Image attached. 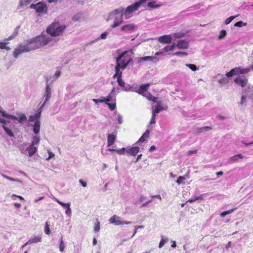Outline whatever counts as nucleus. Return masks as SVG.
<instances>
[{
    "label": "nucleus",
    "mask_w": 253,
    "mask_h": 253,
    "mask_svg": "<svg viewBox=\"0 0 253 253\" xmlns=\"http://www.w3.org/2000/svg\"><path fill=\"white\" fill-rule=\"evenodd\" d=\"M50 41L51 38L43 34L27 40L25 41L26 44H20L15 48L13 52V56L17 58L20 54L39 49L48 44Z\"/></svg>",
    "instance_id": "nucleus-1"
},
{
    "label": "nucleus",
    "mask_w": 253,
    "mask_h": 253,
    "mask_svg": "<svg viewBox=\"0 0 253 253\" xmlns=\"http://www.w3.org/2000/svg\"><path fill=\"white\" fill-rule=\"evenodd\" d=\"M2 176L4 177V178H6V179L11 181H16L20 183H22V181L19 179H14L13 178H12L11 177L8 176L5 174H2Z\"/></svg>",
    "instance_id": "nucleus-33"
},
{
    "label": "nucleus",
    "mask_w": 253,
    "mask_h": 253,
    "mask_svg": "<svg viewBox=\"0 0 253 253\" xmlns=\"http://www.w3.org/2000/svg\"><path fill=\"white\" fill-rule=\"evenodd\" d=\"M226 35V31L225 30H222L220 31V34L218 36V39L219 40H221L223 39Z\"/></svg>",
    "instance_id": "nucleus-48"
},
{
    "label": "nucleus",
    "mask_w": 253,
    "mask_h": 253,
    "mask_svg": "<svg viewBox=\"0 0 253 253\" xmlns=\"http://www.w3.org/2000/svg\"><path fill=\"white\" fill-rule=\"evenodd\" d=\"M36 120H38L37 119V118L35 117L34 115H31L30 116L29 118V121L30 122H34V121H36Z\"/></svg>",
    "instance_id": "nucleus-62"
},
{
    "label": "nucleus",
    "mask_w": 253,
    "mask_h": 253,
    "mask_svg": "<svg viewBox=\"0 0 253 253\" xmlns=\"http://www.w3.org/2000/svg\"><path fill=\"white\" fill-rule=\"evenodd\" d=\"M237 75L235 68L232 69L229 72H227L226 74V76L227 77H231L233 76V75Z\"/></svg>",
    "instance_id": "nucleus-38"
},
{
    "label": "nucleus",
    "mask_w": 253,
    "mask_h": 253,
    "mask_svg": "<svg viewBox=\"0 0 253 253\" xmlns=\"http://www.w3.org/2000/svg\"><path fill=\"white\" fill-rule=\"evenodd\" d=\"M8 42L4 41V42H0V49H4L5 46L6 44H7Z\"/></svg>",
    "instance_id": "nucleus-58"
},
{
    "label": "nucleus",
    "mask_w": 253,
    "mask_h": 253,
    "mask_svg": "<svg viewBox=\"0 0 253 253\" xmlns=\"http://www.w3.org/2000/svg\"><path fill=\"white\" fill-rule=\"evenodd\" d=\"M218 82L220 83V84H226L227 83H228V80L227 78H223L221 79H220L219 81H218Z\"/></svg>",
    "instance_id": "nucleus-54"
},
{
    "label": "nucleus",
    "mask_w": 253,
    "mask_h": 253,
    "mask_svg": "<svg viewBox=\"0 0 253 253\" xmlns=\"http://www.w3.org/2000/svg\"><path fill=\"white\" fill-rule=\"evenodd\" d=\"M126 151V149L125 148H123L120 149H117L116 152L118 154L122 155V154H124L125 152Z\"/></svg>",
    "instance_id": "nucleus-53"
},
{
    "label": "nucleus",
    "mask_w": 253,
    "mask_h": 253,
    "mask_svg": "<svg viewBox=\"0 0 253 253\" xmlns=\"http://www.w3.org/2000/svg\"><path fill=\"white\" fill-rule=\"evenodd\" d=\"M109 222L110 223L114 224L116 225H121L123 224H131V221H123L121 220V218L120 217L116 215H114L112 217H111L109 220Z\"/></svg>",
    "instance_id": "nucleus-7"
},
{
    "label": "nucleus",
    "mask_w": 253,
    "mask_h": 253,
    "mask_svg": "<svg viewBox=\"0 0 253 253\" xmlns=\"http://www.w3.org/2000/svg\"><path fill=\"white\" fill-rule=\"evenodd\" d=\"M164 109L163 107L161 105V102L160 101L157 102V105L155 106V109L152 111V114H158Z\"/></svg>",
    "instance_id": "nucleus-25"
},
{
    "label": "nucleus",
    "mask_w": 253,
    "mask_h": 253,
    "mask_svg": "<svg viewBox=\"0 0 253 253\" xmlns=\"http://www.w3.org/2000/svg\"><path fill=\"white\" fill-rule=\"evenodd\" d=\"M136 26L133 24H129L125 25L121 27L122 31H125L126 33H131L133 32Z\"/></svg>",
    "instance_id": "nucleus-12"
},
{
    "label": "nucleus",
    "mask_w": 253,
    "mask_h": 253,
    "mask_svg": "<svg viewBox=\"0 0 253 253\" xmlns=\"http://www.w3.org/2000/svg\"><path fill=\"white\" fill-rule=\"evenodd\" d=\"M37 147L36 146L30 145L26 151H28L29 156L31 157L34 155L37 151Z\"/></svg>",
    "instance_id": "nucleus-21"
},
{
    "label": "nucleus",
    "mask_w": 253,
    "mask_h": 253,
    "mask_svg": "<svg viewBox=\"0 0 253 253\" xmlns=\"http://www.w3.org/2000/svg\"><path fill=\"white\" fill-rule=\"evenodd\" d=\"M100 230V222L96 220V222L94 224V231L95 232H98Z\"/></svg>",
    "instance_id": "nucleus-45"
},
{
    "label": "nucleus",
    "mask_w": 253,
    "mask_h": 253,
    "mask_svg": "<svg viewBox=\"0 0 253 253\" xmlns=\"http://www.w3.org/2000/svg\"><path fill=\"white\" fill-rule=\"evenodd\" d=\"M17 119V120H12V121H18V123L20 124H23L24 122L27 120V117L24 114H19L18 115V117L15 116Z\"/></svg>",
    "instance_id": "nucleus-23"
},
{
    "label": "nucleus",
    "mask_w": 253,
    "mask_h": 253,
    "mask_svg": "<svg viewBox=\"0 0 253 253\" xmlns=\"http://www.w3.org/2000/svg\"><path fill=\"white\" fill-rule=\"evenodd\" d=\"M52 85L50 84H47L45 86L44 92L43 94V98L44 100L42 104L45 105L51 97Z\"/></svg>",
    "instance_id": "nucleus-6"
},
{
    "label": "nucleus",
    "mask_w": 253,
    "mask_h": 253,
    "mask_svg": "<svg viewBox=\"0 0 253 253\" xmlns=\"http://www.w3.org/2000/svg\"><path fill=\"white\" fill-rule=\"evenodd\" d=\"M40 141V137L37 135H36L33 137V140H32V143L31 145H34V146L37 145L39 144Z\"/></svg>",
    "instance_id": "nucleus-32"
},
{
    "label": "nucleus",
    "mask_w": 253,
    "mask_h": 253,
    "mask_svg": "<svg viewBox=\"0 0 253 253\" xmlns=\"http://www.w3.org/2000/svg\"><path fill=\"white\" fill-rule=\"evenodd\" d=\"M160 6V4H157L155 1L149 2L147 5V7H148L150 10L152 9L159 8Z\"/></svg>",
    "instance_id": "nucleus-27"
},
{
    "label": "nucleus",
    "mask_w": 253,
    "mask_h": 253,
    "mask_svg": "<svg viewBox=\"0 0 253 253\" xmlns=\"http://www.w3.org/2000/svg\"><path fill=\"white\" fill-rule=\"evenodd\" d=\"M55 200L56 202H57L61 206H66L67 207V209H66L65 213L69 217H70L71 216V213H72L71 209L70 208V204L69 203H64L59 201L57 198H55Z\"/></svg>",
    "instance_id": "nucleus-11"
},
{
    "label": "nucleus",
    "mask_w": 253,
    "mask_h": 253,
    "mask_svg": "<svg viewBox=\"0 0 253 253\" xmlns=\"http://www.w3.org/2000/svg\"><path fill=\"white\" fill-rule=\"evenodd\" d=\"M122 72H115V74L113 76L114 78H117V82L119 85L122 87H124L125 83L122 78Z\"/></svg>",
    "instance_id": "nucleus-14"
},
{
    "label": "nucleus",
    "mask_w": 253,
    "mask_h": 253,
    "mask_svg": "<svg viewBox=\"0 0 253 253\" xmlns=\"http://www.w3.org/2000/svg\"><path fill=\"white\" fill-rule=\"evenodd\" d=\"M236 73L237 75L238 74H247L250 72L251 71H253V67L251 66L246 68H242L241 67H236L235 68Z\"/></svg>",
    "instance_id": "nucleus-15"
},
{
    "label": "nucleus",
    "mask_w": 253,
    "mask_h": 253,
    "mask_svg": "<svg viewBox=\"0 0 253 253\" xmlns=\"http://www.w3.org/2000/svg\"><path fill=\"white\" fill-rule=\"evenodd\" d=\"M118 121L119 124H122L123 123V117L120 114L118 115Z\"/></svg>",
    "instance_id": "nucleus-63"
},
{
    "label": "nucleus",
    "mask_w": 253,
    "mask_h": 253,
    "mask_svg": "<svg viewBox=\"0 0 253 253\" xmlns=\"http://www.w3.org/2000/svg\"><path fill=\"white\" fill-rule=\"evenodd\" d=\"M55 79L54 78L53 76H47L46 77V85L47 84H51L50 82H52L53 81H54Z\"/></svg>",
    "instance_id": "nucleus-43"
},
{
    "label": "nucleus",
    "mask_w": 253,
    "mask_h": 253,
    "mask_svg": "<svg viewBox=\"0 0 253 253\" xmlns=\"http://www.w3.org/2000/svg\"><path fill=\"white\" fill-rule=\"evenodd\" d=\"M156 114H152V118L150 122V124H153L155 123Z\"/></svg>",
    "instance_id": "nucleus-60"
},
{
    "label": "nucleus",
    "mask_w": 253,
    "mask_h": 253,
    "mask_svg": "<svg viewBox=\"0 0 253 253\" xmlns=\"http://www.w3.org/2000/svg\"><path fill=\"white\" fill-rule=\"evenodd\" d=\"M105 99L106 101V104L108 103L109 102H114L116 100V96L115 95H113L110 93L105 97Z\"/></svg>",
    "instance_id": "nucleus-30"
},
{
    "label": "nucleus",
    "mask_w": 253,
    "mask_h": 253,
    "mask_svg": "<svg viewBox=\"0 0 253 253\" xmlns=\"http://www.w3.org/2000/svg\"><path fill=\"white\" fill-rule=\"evenodd\" d=\"M149 84H146L141 85L137 91V92L139 94L143 95L145 93H147L146 91L147 90L148 87L149 86Z\"/></svg>",
    "instance_id": "nucleus-17"
},
{
    "label": "nucleus",
    "mask_w": 253,
    "mask_h": 253,
    "mask_svg": "<svg viewBox=\"0 0 253 253\" xmlns=\"http://www.w3.org/2000/svg\"><path fill=\"white\" fill-rule=\"evenodd\" d=\"M163 50H164L166 52H168V51H172L173 50L172 49V46H171L170 45L169 46V45H167L163 49Z\"/></svg>",
    "instance_id": "nucleus-55"
},
{
    "label": "nucleus",
    "mask_w": 253,
    "mask_h": 253,
    "mask_svg": "<svg viewBox=\"0 0 253 253\" xmlns=\"http://www.w3.org/2000/svg\"><path fill=\"white\" fill-rule=\"evenodd\" d=\"M139 150V148L138 146H135L126 150V152L131 155L135 156Z\"/></svg>",
    "instance_id": "nucleus-22"
},
{
    "label": "nucleus",
    "mask_w": 253,
    "mask_h": 253,
    "mask_svg": "<svg viewBox=\"0 0 253 253\" xmlns=\"http://www.w3.org/2000/svg\"><path fill=\"white\" fill-rule=\"evenodd\" d=\"M172 55H176L180 56H186L188 55V53L186 52L178 51L172 54Z\"/></svg>",
    "instance_id": "nucleus-44"
},
{
    "label": "nucleus",
    "mask_w": 253,
    "mask_h": 253,
    "mask_svg": "<svg viewBox=\"0 0 253 253\" xmlns=\"http://www.w3.org/2000/svg\"><path fill=\"white\" fill-rule=\"evenodd\" d=\"M244 93L247 94L248 97L253 99V86L249 84L247 89L245 90Z\"/></svg>",
    "instance_id": "nucleus-18"
},
{
    "label": "nucleus",
    "mask_w": 253,
    "mask_h": 253,
    "mask_svg": "<svg viewBox=\"0 0 253 253\" xmlns=\"http://www.w3.org/2000/svg\"><path fill=\"white\" fill-rule=\"evenodd\" d=\"M171 36L170 35H165L159 37L158 41L160 43L166 44L169 43L172 41Z\"/></svg>",
    "instance_id": "nucleus-10"
},
{
    "label": "nucleus",
    "mask_w": 253,
    "mask_h": 253,
    "mask_svg": "<svg viewBox=\"0 0 253 253\" xmlns=\"http://www.w3.org/2000/svg\"><path fill=\"white\" fill-rule=\"evenodd\" d=\"M79 182L84 187H85L87 186L86 182L81 179L79 180Z\"/></svg>",
    "instance_id": "nucleus-64"
},
{
    "label": "nucleus",
    "mask_w": 253,
    "mask_h": 253,
    "mask_svg": "<svg viewBox=\"0 0 253 253\" xmlns=\"http://www.w3.org/2000/svg\"><path fill=\"white\" fill-rule=\"evenodd\" d=\"M189 42L187 41L184 40H179L176 43V47L179 49H187L189 47Z\"/></svg>",
    "instance_id": "nucleus-9"
},
{
    "label": "nucleus",
    "mask_w": 253,
    "mask_h": 253,
    "mask_svg": "<svg viewBox=\"0 0 253 253\" xmlns=\"http://www.w3.org/2000/svg\"><path fill=\"white\" fill-rule=\"evenodd\" d=\"M44 232L47 235H49L50 234V230L49 227V225L47 222H46L45 227H44Z\"/></svg>",
    "instance_id": "nucleus-46"
},
{
    "label": "nucleus",
    "mask_w": 253,
    "mask_h": 253,
    "mask_svg": "<svg viewBox=\"0 0 253 253\" xmlns=\"http://www.w3.org/2000/svg\"><path fill=\"white\" fill-rule=\"evenodd\" d=\"M110 109V110L113 111L115 110L116 108V103H107V104Z\"/></svg>",
    "instance_id": "nucleus-52"
},
{
    "label": "nucleus",
    "mask_w": 253,
    "mask_h": 253,
    "mask_svg": "<svg viewBox=\"0 0 253 253\" xmlns=\"http://www.w3.org/2000/svg\"><path fill=\"white\" fill-rule=\"evenodd\" d=\"M235 83L242 87H245L248 84V79L244 76H239L234 80Z\"/></svg>",
    "instance_id": "nucleus-8"
},
{
    "label": "nucleus",
    "mask_w": 253,
    "mask_h": 253,
    "mask_svg": "<svg viewBox=\"0 0 253 253\" xmlns=\"http://www.w3.org/2000/svg\"><path fill=\"white\" fill-rule=\"evenodd\" d=\"M149 130L147 129L136 143H138L145 141L149 137Z\"/></svg>",
    "instance_id": "nucleus-24"
},
{
    "label": "nucleus",
    "mask_w": 253,
    "mask_h": 253,
    "mask_svg": "<svg viewBox=\"0 0 253 253\" xmlns=\"http://www.w3.org/2000/svg\"><path fill=\"white\" fill-rule=\"evenodd\" d=\"M186 66L189 68L192 71H196L198 70L196 65L192 64H186Z\"/></svg>",
    "instance_id": "nucleus-39"
},
{
    "label": "nucleus",
    "mask_w": 253,
    "mask_h": 253,
    "mask_svg": "<svg viewBox=\"0 0 253 253\" xmlns=\"http://www.w3.org/2000/svg\"><path fill=\"white\" fill-rule=\"evenodd\" d=\"M44 106L45 105L42 104L36 113L34 115L35 117L37 118V120H38V119L41 117L42 109Z\"/></svg>",
    "instance_id": "nucleus-34"
},
{
    "label": "nucleus",
    "mask_w": 253,
    "mask_h": 253,
    "mask_svg": "<svg viewBox=\"0 0 253 253\" xmlns=\"http://www.w3.org/2000/svg\"><path fill=\"white\" fill-rule=\"evenodd\" d=\"M185 35V34L184 33L182 32H179V33H173L172 34V36L175 38V39H178L182 37H183Z\"/></svg>",
    "instance_id": "nucleus-40"
},
{
    "label": "nucleus",
    "mask_w": 253,
    "mask_h": 253,
    "mask_svg": "<svg viewBox=\"0 0 253 253\" xmlns=\"http://www.w3.org/2000/svg\"><path fill=\"white\" fill-rule=\"evenodd\" d=\"M185 179V178L184 176H179L176 180V183L179 185L181 184H185L184 182H182V181L184 180Z\"/></svg>",
    "instance_id": "nucleus-49"
},
{
    "label": "nucleus",
    "mask_w": 253,
    "mask_h": 253,
    "mask_svg": "<svg viewBox=\"0 0 253 253\" xmlns=\"http://www.w3.org/2000/svg\"><path fill=\"white\" fill-rule=\"evenodd\" d=\"M61 75V72L59 71H56V72L55 73L53 77L54 78H55V79H57Z\"/></svg>",
    "instance_id": "nucleus-61"
},
{
    "label": "nucleus",
    "mask_w": 253,
    "mask_h": 253,
    "mask_svg": "<svg viewBox=\"0 0 253 253\" xmlns=\"http://www.w3.org/2000/svg\"><path fill=\"white\" fill-rule=\"evenodd\" d=\"M30 8L35 9L39 15H41L43 14H46L48 12L47 5L43 1H40L35 4H31Z\"/></svg>",
    "instance_id": "nucleus-5"
},
{
    "label": "nucleus",
    "mask_w": 253,
    "mask_h": 253,
    "mask_svg": "<svg viewBox=\"0 0 253 253\" xmlns=\"http://www.w3.org/2000/svg\"><path fill=\"white\" fill-rule=\"evenodd\" d=\"M108 34L109 32H105L100 35V38L103 40L106 39Z\"/></svg>",
    "instance_id": "nucleus-59"
},
{
    "label": "nucleus",
    "mask_w": 253,
    "mask_h": 253,
    "mask_svg": "<svg viewBox=\"0 0 253 253\" xmlns=\"http://www.w3.org/2000/svg\"><path fill=\"white\" fill-rule=\"evenodd\" d=\"M128 51H125L120 54L116 58V65L115 72H122L121 69L124 70L131 60V58L128 55Z\"/></svg>",
    "instance_id": "nucleus-2"
},
{
    "label": "nucleus",
    "mask_w": 253,
    "mask_h": 253,
    "mask_svg": "<svg viewBox=\"0 0 253 253\" xmlns=\"http://www.w3.org/2000/svg\"><path fill=\"white\" fill-rule=\"evenodd\" d=\"M159 60L158 58L155 56H147L143 57H140L138 60V62L142 61H152L154 63H156Z\"/></svg>",
    "instance_id": "nucleus-13"
},
{
    "label": "nucleus",
    "mask_w": 253,
    "mask_h": 253,
    "mask_svg": "<svg viewBox=\"0 0 253 253\" xmlns=\"http://www.w3.org/2000/svg\"><path fill=\"white\" fill-rule=\"evenodd\" d=\"M33 131L36 134H37L39 133L41 127V122L39 120H36L33 126Z\"/></svg>",
    "instance_id": "nucleus-19"
},
{
    "label": "nucleus",
    "mask_w": 253,
    "mask_h": 253,
    "mask_svg": "<svg viewBox=\"0 0 253 253\" xmlns=\"http://www.w3.org/2000/svg\"><path fill=\"white\" fill-rule=\"evenodd\" d=\"M247 96H248L247 95V94L242 95L241 102H240V104L241 105L244 104L246 102V98H247Z\"/></svg>",
    "instance_id": "nucleus-56"
},
{
    "label": "nucleus",
    "mask_w": 253,
    "mask_h": 253,
    "mask_svg": "<svg viewBox=\"0 0 253 253\" xmlns=\"http://www.w3.org/2000/svg\"><path fill=\"white\" fill-rule=\"evenodd\" d=\"M119 88H118L117 90L115 89V88H113L112 90H111V92H110L111 94H112L113 95H115L116 96V95L119 93Z\"/></svg>",
    "instance_id": "nucleus-57"
},
{
    "label": "nucleus",
    "mask_w": 253,
    "mask_h": 253,
    "mask_svg": "<svg viewBox=\"0 0 253 253\" xmlns=\"http://www.w3.org/2000/svg\"><path fill=\"white\" fill-rule=\"evenodd\" d=\"M211 129V128L210 126H204L200 128H196L194 131V133L198 134L204 131H208Z\"/></svg>",
    "instance_id": "nucleus-28"
},
{
    "label": "nucleus",
    "mask_w": 253,
    "mask_h": 253,
    "mask_svg": "<svg viewBox=\"0 0 253 253\" xmlns=\"http://www.w3.org/2000/svg\"><path fill=\"white\" fill-rule=\"evenodd\" d=\"M247 24V23H244L243 21H240L236 22L234 24V26L238 27H242L243 26H246Z\"/></svg>",
    "instance_id": "nucleus-47"
},
{
    "label": "nucleus",
    "mask_w": 253,
    "mask_h": 253,
    "mask_svg": "<svg viewBox=\"0 0 253 253\" xmlns=\"http://www.w3.org/2000/svg\"><path fill=\"white\" fill-rule=\"evenodd\" d=\"M65 249V246L64 242L62 240V237H61V241H60V244L59 245V250L61 252H63Z\"/></svg>",
    "instance_id": "nucleus-50"
},
{
    "label": "nucleus",
    "mask_w": 253,
    "mask_h": 253,
    "mask_svg": "<svg viewBox=\"0 0 253 253\" xmlns=\"http://www.w3.org/2000/svg\"><path fill=\"white\" fill-rule=\"evenodd\" d=\"M122 12L123 10L119 8L109 13L107 21L114 19V23L111 25L112 28H116L123 22V16L124 15Z\"/></svg>",
    "instance_id": "nucleus-4"
},
{
    "label": "nucleus",
    "mask_w": 253,
    "mask_h": 253,
    "mask_svg": "<svg viewBox=\"0 0 253 253\" xmlns=\"http://www.w3.org/2000/svg\"><path fill=\"white\" fill-rule=\"evenodd\" d=\"M236 209V208H234L228 211H224L223 212L220 213V216L223 217L227 214H230L233 212Z\"/></svg>",
    "instance_id": "nucleus-35"
},
{
    "label": "nucleus",
    "mask_w": 253,
    "mask_h": 253,
    "mask_svg": "<svg viewBox=\"0 0 253 253\" xmlns=\"http://www.w3.org/2000/svg\"><path fill=\"white\" fill-rule=\"evenodd\" d=\"M0 115H1L4 118H6L10 120H17V118L15 116L13 115H10L6 113L5 111L2 110V108L0 106Z\"/></svg>",
    "instance_id": "nucleus-16"
},
{
    "label": "nucleus",
    "mask_w": 253,
    "mask_h": 253,
    "mask_svg": "<svg viewBox=\"0 0 253 253\" xmlns=\"http://www.w3.org/2000/svg\"><path fill=\"white\" fill-rule=\"evenodd\" d=\"M197 200H202V196H200L198 197H195L194 198H191L187 201V202L192 203Z\"/></svg>",
    "instance_id": "nucleus-51"
},
{
    "label": "nucleus",
    "mask_w": 253,
    "mask_h": 253,
    "mask_svg": "<svg viewBox=\"0 0 253 253\" xmlns=\"http://www.w3.org/2000/svg\"><path fill=\"white\" fill-rule=\"evenodd\" d=\"M32 2V0H20L18 3L17 9L20 8L23 6H26Z\"/></svg>",
    "instance_id": "nucleus-29"
},
{
    "label": "nucleus",
    "mask_w": 253,
    "mask_h": 253,
    "mask_svg": "<svg viewBox=\"0 0 253 253\" xmlns=\"http://www.w3.org/2000/svg\"><path fill=\"white\" fill-rule=\"evenodd\" d=\"M17 34H18L17 31H15L11 36H10L8 38L5 39L4 41L6 42V41H10V40H12L16 36Z\"/></svg>",
    "instance_id": "nucleus-42"
},
{
    "label": "nucleus",
    "mask_w": 253,
    "mask_h": 253,
    "mask_svg": "<svg viewBox=\"0 0 253 253\" xmlns=\"http://www.w3.org/2000/svg\"><path fill=\"white\" fill-rule=\"evenodd\" d=\"M143 96L147 98L149 100H151L154 102H157V98L153 96L150 93H145V94H143Z\"/></svg>",
    "instance_id": "nucleus-31"
},
{
    "label": "nucleus",
    "mask_w": 253,
    "mask_h": 253,
    "mask_svg": "<svg viewBox=\"0 0 253 253\" xmlns=\"http://www.w3.org/2000/svg\"><path fill=\"white\" fill-rule=\"evenodd\" d=\"M161 238L162 239L159 245V248H162L164 246V245L168 241V238H164V237L163 236H161Z\"/></svg>",
    "instance_id": "nucleus-36"
},
{
    "label": "nucleus",
    "mask_w": 253,
    "mask_h": 253,
    "mask_svg": "<svg viewBox=\"0 0 253 253\" xmlns=\"http://www.w3.org/2000/svg\"><path fill=\"white\" fill-rule=\"evenodd\" d=\"M82 17V14L81 13H78L73 16V20L74 21H79L81 20Z\"/></svg>",
    "instance_id": "nucleus-37"
},
{
    "label": "nucleus",
    "mask_w": 253,
    "mask_h": 253,
    "mask_svg": "<svg viewBox=\"0 0 253 253\" xmlns=\"http://www.w3.org/2000/svg\"><path fill=\"white\" fill-rule=\"evenodd\" d=\"M66 28V26L59 22L51 24L46 29V33L51 38V37H56L61 35Z\"/></svg>",
    "instance_id": "nucleus-3"
},
{
    "label": "nucleus",
    "mask_w": 253,
    "mask_h": 253,
    "mask_svg": "<svg viewBox=\"0 0 253 253\" xmlns=\"http://www.w3.org/2000/svg\"><path fill=\"white\" fill-rule=\"evenodd\" d=\"M41 242V237L40 236L34 237L30 239L28 242L27 244H31L33 243H38Z\"/></svg>",
    "instance_id": "nucleus-26"
},
{
    "label": "nucleus",
    "mask_w": 253,
    "mask_h": 253,
    "mask_svg": "<svg viewBox=\"0 0 253 253\" xmlns=\"http://www.w3.org/2000/svg\"><path fill=\"white\" fill-rule=\"evenodd\" d=\"M117 136L114 134H109L107 138V146H110L114 143Z\"/></svg>",
    "instance_id": "nucleus-20"
},
{
    "label": "nucleus",
    "mask_w": 253,
    "mask_h": 253,
    "mask_svg": "<svg viewBox=\"0 0 253 253\" xmlns=\"http://www.w3.org/2000/svg\"><path fill=\"white\" fill-rule=\"evenodd\" d=\"M238 16V15H235V16H230V17L227 18L224 21L225 24H226V25L229 24V23H230L231 22V21L232 20H233Z\"/></svg>",
    "instance_id": "nucleus-41"
}]
</instances>
